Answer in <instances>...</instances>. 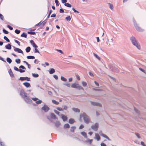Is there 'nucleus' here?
Masks as SVG:
<instances>
[{"label":"nucleus","instance_id":"3c124183","mask_svg":"<svg viewBox=\"0 0 146 146\" xmlns=\"http://www.w3.org/2000/svg\"><path fill=\"white\" fill-rule=\"evenodd\" d=\"M3 31L4 33L6 34H7L9 33V32L8 31H7L6 30H5L4 29H3Z\"/></svg>","mask_w":146,"mask_h":146},{"label":"nucleus","instance_id":"de8ad7c7","mask_svg":"<svg viewBox=\"0 0 146 146\" xmlns=\"http://www.w3.org/2000/svg\"><path fill=\"white\" fill-rule=\"evenodd\" d=\"M56 109L59 111H63L64 110V109L58 107L56 108Z\"/></svg>","mask_w":146,"mask_h":146},{"label":"nucleus","instance_id":"2eb2a0df","mask_svg":"<svg viewBox=\"0 0 146 146\" xmlns=\"http://www.w3.org/2000/svg\"><path fill=\"white\" fill-rule=\"evenodd\" d=\"M62 115V119L63 121H65L67 120V117L64 115Z\"/></svg>","mask_w":146,"mask_h":146},{"label":"nucleus","instance_id":"7c9ffc66","mask_svg":"<svg viewBox=\"0 0 146 146\" xmlns=\"http://www.w3.org/2000/svg\"><path fill=\"white\" fill-rule=\"evenodd\" d=\"M31 49V48L30 47L28 46L26 48V51L27 52H29L30 51Z\"/></svg>","mask_w":146,"mask_h":146},{"label":"nucleus","instance_id":"cd10ccee","mask_svg":"<svg viewBox=\"0 0 146 146\" xmlns=\"http://www.w3.org/2000/svg\"><path fill=\"white\" fill-rule=\"evenodd\" d=\"M93 54L94 55V56L97 58L98 60H100L101 59V58L99 57L97 54H96L95 53H93Z\"/></svg>","mask_w":146,"mask_h":146},{"label":"nucleus","instance_id":"c756f323","mask_svg":"<svg viewBox=\"0 0 146 146\" xmlns=\"http://www.w3.org/2000/svg\"><path fill=\"white\" fill-rule=\"evenodd\" d=\"M61 79L62 80L64 81V82H66L67 81V79L64 78V77L61 76Z\"/></svg>","mask_w":146,"mask_h":146},{"label":"nucleus","instance_id":"423d86ee","mask_svg":"<svg viewBox=\"0 0 146 146\" xmlns=\"http://www.w3.org/2000/svg\"><path fill=\"white\" fill-rule=\"evenodd\" d=\"M98 124L97 123H96L94 125L91 126V128L93 130L96 131L98 129Z\"/></svg>","mask_w":146,"mask_h":146},{"label":"nucleus","instance_id":"37998d69","mask_svg":"<svg viewBox=\"0 0 146 146\" xmlns=\"http://www.w3.org/2000/svg\"><path fill=\"white\" fill-rule=\"evenodd\" d=\"M109 6L110 8V9H113V5H112V4H111V3H109Z\"/></svg>","mask_w":146,"mask_h":146},{"label":"nucleus","instance_id":"e433bc0d","mask_svg":"<svg viewBox=\"0 0 146 146\" xmlns=\"http://www.w3.org/2000/svg\"><path fill=\"white\" fill-rule=\"evenodd\" d=\"M23 62L25 63H26V64L28 66V68L29 69H30L31 68V66H30L29 64L27 62H26V61H23Z\"/></svg>","mask_w":146,"mask_h":146},{"label":"nucleus","instance_id":"5fc2aeb1","mask_svg":"<svg viewBox=\"0 0 146 146\" xmlns=\"http://www.w3.org/2000/svg\"><path fill=\"white\" fill-rule=\"evenodd\" d=\"M19 71L20 73H23L24 72H25V70H23L21 69H19Z\"/></svg>","mask_w":146,"mask_h":146},{"label":"nucleus","instance_id":"a211bd4d","mask_svg":"<svg viewBox=\"0 0 146 146\" xmlns=\"http://www.w3.org/2000/svg\"><path fill=\"white\" fill-rule=\"evenodd\" d=\"M72 110L73 111L76 112H79L80 111V110L78 108H72Z\"/></svg>","mask_w":146,"mask_h":146},{"label":"nucleus","instance_id":"f704fd0d","mask_svg":"<svg viewBox=\"0 0 146 146\" xmlns=\"http://www.w3.org/2000/svg\"><path fill=\"white\" fill-rule=\"evenodd\" d=\"M70 125L68 124L67 123L64 125V128H69Z\"/></svg>","mask_w":146,"mask_h":146},{"label":"nucleus","instance_id":"f03ea898","mask_svg":"<svg viewBox=\"0 0 146 146\" xmlns=\"http://www.w3.org/2000/svg\"><path fill=\"white\" fill-rule=\"evenodd\" d=\"M130 40L134 46H136L138 49H141V46L140 44L138 42L137 40L133 36L131 37Z\"/></svg>","mask_w":146,"mask_h":146},{"label":"nucleus","instance_id":"4d7b16f0","mask_svg":"<svg viewBox=\"0 0 146 146\" xmlns=\"http://www.w3.org/2000/svg\"><path fill=\"white\" fill-rule=\"evenodd\" d=\"M20 68H22L23 69H26V68L23 66L21 65L19 67Z\"/></svg>","mask_w":146,"mask_h":146},{"label":"nucleus","instance_id":"49530a36","mask_svg":"<svg viewBox=\"0 0 146 146\" xmlns=\"http://www.w3.org/2000/svg\"><path fill=\"white\" fill-rule=\"evenodd\" d=\"M15 32L17 34H19L20 32V31L19 30L16 29L15 31Z\"/></svg>","mask_w":146,"mask_h":146},{"label":"nucleus","instance_id":"a19ab883","mask_svg":"<svg viewBox=\"0 0 146 146\" xmlns=\"http://www.w3.org/2000/svg\"><path fill=\"white\" fill-rule=\"evenodd\" d=\"M37 47L35 48V53H38L39 54L40 53L39 51L37 49Z\"/></svg>","mask_w":146,"mask_h":146},{"label":"nucleus","instance_id":"603ef678","mask_svg":"<svg viewBox=\"0 0 146 146\" xmlns=\"http://www.w3.org/2000/svg\"><path fill=\"white\" fill-rule=\"evenodd\" d=\"M72 9L74 11V13H79L78 11L76 10L75 9L74 7H72Z\"/></svg>","mask_w":146,"mask_h":146},{"label":"nucleus","instance_id":"69168bd1","mask_svg":"<svg viewBox=\"0 0 146 146\" xmlns=\"http://www.w3.org/2000/svg\"><path fill=\"white\" fill-rule=\"evenodd\" d=\"M39 62V61L38 60L35 59L34 61V63L36 64H38Z\"/></svg>","mask_w":146,"mask_h":146},{"label":"nucleus","instance_id":"4be33fe9","mask_svg":"<svg viewBox=\"0 0 146 146\" xmlns=\"http://www.w3.org/2000/svg\"><path fill=\"white\" fill-rule=\"evenodd\" d=\"M27 58L28 59H34L35 58V57L33 56H27Z\"/></svg>","mask_w":146,"mask_h":146},{"label":"nucleus","instance_id":"f3484780","mask_svg":"<svg viewBox=\"0 0 146 146\" xmlns=\"http://www.w3.org/2000/svg\"><path fill=\"white\" fill-rule=\"evenodd\" d=\"M23 84L27 88H28L30 86V84L28 82L24 83H23Z\"/></svg>","mask_w":146,"mask_h":146},{"label":"nucleus","instance_id":"6ab92c4d","mask_svg":"<svg viewBox=\"0 0 146 146\" xmlns=\"http://www.w3.org/2000/svg\"><path fill=\"white\" fill-rule=\"evenodd\" d=\"M51 117L52 118L56 119V117L55 115L53 113H51L50 114Z\"/></svg>","mask_w":146,"mask_h":146},{"label":"nucleus","instance_id":"4c0bfd02","mask_svg":"<svg viewBox=\"0 0 146 146\" xmlns=\"http://www.w3.org/2000/svg\"><path fill=\"white\" fill-rule=\"evenodd\" d=\"M71 18L70 16H68L66 18V19L68 21H70Z\"/></svg>","mask_w":146,"mask_h":146},{"label":"nucleus","instance_id":"c85d7f7f","mask_svg":"<svg viewBox=\"0 0 146 146\" xmlns=\"http://www.w3.org/2000/svg\"><path fill=\"white\" fill-rule=\"evenodd\" d=\"M113 71L117 72L119 71V70L118 68L116 67H114L113 69H112Z\"/></svg>","mask_w":146,"mask_h":146},{"label":"nucleus","instance_id":"bb28decb","mask_svg":"<svg viewBox=\"0 0 146 146\" xmlns=\"http://www.w3.org/2000/svg\"><path fill=\"white\" fill-rule=\"evenodd\" d=\"M76 127L74 126H73L71 127L70 129V131L72 132H74L75 129H76Z\"/></svg>","mask_w":146,"mask_h":146},{"label":"nucleus","instance_id":"bf43d9fd","mask_svg":"<svg viewBox=\"0 0 146 146\" xmlns=\"http://www.w3.org/2000/svg\"><path fill=\"white\" fill-rule=\"evenodd\" d=\"M135 135L137 136L138 138H141L140 136L139 135V134L137 133H135Z\"/></svg>","mask_w":146,"mask_h":146},{"label":"nucleus","instance_id":"473e14b6","mask_svg":"<svg viewBox=\"0 0 146 146\" xmlns=\"http://www.w3.org/2000/svg\"><path fill=\"white\" fill-rule=\"evenodd\" d=\"M21 36L25 38H27V35H26L25 33H23L21 35Z\"/></svg>","mask_w":146,"mask_h":146},{"label":"nucleus","instance_id":"6e6d98bb","mask_svg":"<svg viewBox=\"0 0 146 146\" xmlns=\"http://www.w3.org/2000/svg\"><path fill=\"white\" fill-rule=\"evenodd\" d=\"M42 101L40 100H39L36 102V103L37 104H39L41 103Z\"/></svg>","mask_w":146,"mask_h":146},{"label":"nucleus","instance_id":"0eeeda50","mask_svg":"<svg viewBox=\"0 0 146 146\" xmlns=\"http://www.w3.org/2000/svg\"><path fill=\"white\" fill-rule=\"evenodd\" d=\"M42 110H44L45 112H47L49 110V107L46 105L42 108Z\"/></svg>","mask_w":146,"mask_h":146},{"label":"nucleus","instance_id":"393cba45","mask_svg":"<svg viewBox=\"0 0 146 146\" xmlns=\"http://www.w3.org/2000/svg\"><path fill=\"white\" fill-rule=\"evenodd\" d=\"M60 125V122L58 121H56L55 123V126L57 127H58Z\"/></svg>","mask_w":146,"mask_h":146},{"label":"nucleus","instance_id":"79ce46f5","mask_svg":"<svg viewBox=\"0 0 146 146\" xmlns=\"http://www.w3.org/2000/svg\"><path fill=\"white\" fill-rule=\"evenodd\" d=\"M4 39L7 42H10V40L6 36H4Z\"/></svg>","mask_w":146,"mask_h":146},{"label":"nucleus","instance_id":"39448f33","mask_svg":"<svg viewBox=\"0 0 146 146\" xmlns=\"http://www.w3.org/2000/svg\"><path fill=\"white\" fill-rule=\"evenodd\" d=\"M71 87L72 88H76L79 90H84V88L82 86H80L78 84L76 83L72 84Z\"/></svg>","mask_w":146,"mask_h":146},{"label":"nucleus","instance_id":"c03bdc74","mask_svg":"<svg viewBox=\"0 0 146 146\" xmlns=\"http://www.w3.org/2000/svg\"><path fill=\"white\" fill-rule=\"evenodd\" d=\"M28 33L31 35H34L35 34V32L33 31H29Z\"/></svg>","mask_w":146,"mask_h":146},{"label":"nucleus","instance_id":"a18cd8bd","mask_svg":"<svg viewBox=\"0 0 146 146\" xmlns=\"http://www.w3.org/2000/svg\"><path fill=\"white\" fill-rule=\"evenodd\" d=\"M15 62L17 64H19L20 63L21 60H20L19 59H16Z\"/></svg>","mask_w":146,"mask_h":146},{"label":"nucleus","instance_id":"72a5a7b5","mask_svg":"<svg viewBox=\"0 0 146 146\" xmlns=\"http://www.w3.org/2000/svg\"><path fill=\"white\" fill-rule=\"evenodd\" d=\"M87 139L88 140L86 141V142H89L90 144H91L92 143V142L93 141V139Z\"/></svg>","mask_w":146,"mask_h":146},{"label":"nucleus","instance_id":"09e8293b","mask_svg":"<svg viewBox=\"0 0 146 146\" xmlns=\"http://www.w3.org/2000/svg\"><path fill=\"white\" fill-rule=\"evenodd\" d=\"M44 21H43V22H42L41 21L39 23H38L36 24L35 25V26H37L39 25L40 26V25H41L44 22Z\"/></svg>","mask_w":146,"mask_h":146},{"label":"nucleus","instance_id":"ddd939ff","mask_svg":"<svg viewBox=\"0 0 146 146\" xmlns=\"http://www.w3.org/2000/svg\"><path fill=\"white\" fill-rule=\"evenodd\" d=\"M81 134L85 138H87V136L86 133L84 131L82 132L81 133Z\"/></svg>","mask_w":146,"mask_h":146},{"label":"nucleus","instance_id":"5701e85b","mask_svg":"<svg viewBox=\"0 0 146 146\" xmlns=\"http://www.w3.org/2000/svg\"><path fill=\"white\" fill-rule=\"evenodd\" d=\"M74 122V120L73 119H70L69 120V122L70 124H73Z\"/></svg>","mask_w":146,"mask_h":146},{"label":"nucleus","instance_id":"864d4df0","mask_svg":"<svg viewBox=\"0 0 146 146\" xmlns=\"http://www.w3.org/2000/svg\"><path fill=\"white\" fill-rule=\"evenodd\" d=\"M94 83L97 86V87H99V84L96 81H94Z\"/></svg>","mask_w":146,"mask_h":146},{"label":"nucleus","instance_id":"4468645a","mask_svg":"<svg viewBox=\"0 0 146 146\" xmlns=\"http://www.w3.org/2000/svg\"><path fill=\"white\" fill-rule=\"evenodd\" d=\"M5 47L6 48L8 49H11V45L9 44H7L5 46Z\"/></svg>","mask_w":146,"mask_h":146},{"label":"nucleus","instance_id":"aec40b11","mask_svg":"<svg viewBox=\"0 0 146 146\" xmlns=\"http://www.w3.org/2000/svg\"><path fill=\"white\" fill-rule=\"evenodd\" d=\"M55 70L53 68H51L49 71V73L50 74H52L55 72Z\"/></svg>","mask_w":146,"mask_h":146},{"label":"nucleus","instance_id":"13d9d810","mask_svg":"<svg viewBox=\"0 0 146 146\" xmlns=\"http://www.w3.org/2000/svg\"><path fill=\"white\" fill-rule=\"evenodd\" d=\"M84 127V126L82 125L81 124L80 126L79 127V129H83Z\"/></svg>","mask_w":146,"mask_h":146},{"label":"nucleus","instance_id":"680f3d73","mask_svg":"<svg viewBox=\"0 0 146 146\" xmlns=\"http://www.w3.org/2000/svg\"><path fill=\"white\" fill-rule=\"evenodd\" d=\"M54 112L56 114L59 115L60 112L58 111H57L56 110H54Z\"/></svg>","mask_w":146,"mask_h":146},{"label":"nucleus","instance_id":"8fccbe9b","mask_svg":"<svg viewBox=\"0 0 146 146\" xmlns=\"http://www.w3.org/2000/svg\"><path fill=\"white\" fill-rule=\"evenodd\" d=\"M55 3L56 6H59V2L58 0H55Z\"/></svg>","mask_w":146,"mask_h":146},{"label":"nucleus","instance_id":"9d476101","mask_svg":"<svg viewBox=\"0 0 146 146\" xmlns=\"http://www.w3.org/2000/svg\"><path fill=\"white\" fill-rule=\"evenodd\" d=\"M19 80L21 81L25 80H27L28 81H29L30 80V78L27 77H20L19 78Z\"/></svg>","mask_w":146,"mask_h":146},{"label":"nucleus","instance_id":"f8f14e48","mask_svg":"<svg viewBox=\"0 0 146 146\" xmlns=\"http://www.w3.org/2000/svg\"><path fill=\"white\" fill-rule=\"evenodd\" d=\"M94 139L97 140V141H99L100 139V137L99 135L97 133L95 134V137Z\"/></svg>","mask_w":146,"mask_h":146},{"label":"nucleus","instance_id":"f257e3e1","mask_svg":"<svg viewBox=\"0 0 146 146\" xmlns=\"http://www.w3.org/2000/svg\"><path fill=\"white\" fill-rule=\"evenodd\" d=\"M20 95L26 102L28 103H31V100L29 98L28 94L25 93L24 90H22L20 91Z\"/></svg>","mask_w":146,"mask_h":146},{"label":"nucleus","instance_id":"b1692460","mask_svg":"<svg viewBox=\"0 0 146 146\" xmlns=\"http://www.w3.org/2000/svg\"><path fill=\"white\" fill-rule=\"evenodd\" d=\"M64 5L65 6L68 7H72L71 5L68 3H65Z\"/></svg>","mask_w":146,"mask_h":146},{"label":"nucleus","instance_id":"338daca9","mask_svg":"<svg viewBox=\"0 0 146 146\" xmlns=\"http://www.w3.org/2000/svg\"><path fill=\"white\" fill-rule=\"evenodd\" d=\"M0 146H4V145L3 142L0 140Z\"/></svg>","mask_w":146,"mask_h":146},{"label":"nucleus","instance_id":"1a4fd4ad","mask_svg":"<svg viewBox=\"0 0 146 146\" xmlns=\"http://www.w3.org/2000/svg\"><path fill=\"white\" fill-rule=\"evenodd\" d=\"M14 50L19 53L23 54V51L20 49L18 48H15L14 47Z\"/></svg>","mask_w":146,"mask_h":146},{"label":"nucleus","instance_id":"e2e57ef3","mask_svg":"<svg viewBox=\"0 0 146 146\" xmlns=\"http://www.w3.org/2000/svg\"><path fill=\"white\" fill-rule=\"evenodd\" d=\"M14 69L15 70H16L17 71H19V69L16 66H14Z\"/></svg>","mask_w":146,"mask_h":146},{"label":"nucleus","instance_id":"9b49d317","mask_svg":"<svg viewBox=\"0 0 146 146\" xmlns=\"http://www.w3.org/2000/svg\"><path fill=\"white\" fill-rule=\"evenodd\" d=\"M30 42L33 47L35 48L38 47V46H37V45L35 44V42L33 40H31L30 41Z\"/></svg>","mask_w":146,"mask_h":146},{"label":"nucleus","instance_id":"0e129e2a","mask_svg":"<svg viewBox=\"0 0 146 146\" xmlns=\"http://www.w3.org/2000/svg\"><path fill=\"white\" fill-rule=\"evenodd\" d=\"M3 16L0 13V19L2 20H3Z\"/></svg>","mask_w":146,"mask_h":146},{"label":"nucleus","instance_id":"7ed1b4c3","mask_svg":"<svg viewBox=\"0 0 146 146\" xmlns=\"http://www.w3.org/2000/svg\"><path fill=\"white\" fill-rule=\"evenodd\" d=\"M80 119L83 118L84 121L87 124L88 123L90 122V119L89 117L85 113L80 114Z\"/></svg>","mask_w":146,"mask_h":146},{"label":"nucleus","instance_id":"774afa93","mask_svg":"<svg viewBox=\"0 0 146 146\" xmlns=\"http://www.w3.org/2000/svg\"><path fill=\"white\" fill-rule=\"evenodd\" d=\"M101 146H107L104 143H102L101 144Z\"/></svg>","mask_w":146,"mask_h":146},{"label":"nucleus","instance_id":"c9c22d12","mask_svg":"<svg viewBox=\"0 0 146 146\" xmlns=\"http://www.w3.org/2000/svg\"><path fill=\"white\" fill-rule=\"evenodd\" d=\"M63 84L64 85L66 86L67 87H70V84L69 83L66 82L64 83Z\"/></svg>","mask_w":146,"mask_h":146},{"label":"nucleus","instance_id":"6e6552de","mask_svg":"<svg viewBox=\"0 0 146 146\" xmlns=\"http://www.w3.org/2000/svg\"><path fill=\"white\" fill-rule=\"evenodd\" d=\"M91 103L92 105L94 106H96L100 107L102 106V105L100 103L97 102H92Z\"/></svg>","mask_w":146,"mask_h":146},{"label":"nucleus","instance_id":"58836bf2","mask_svg":"<svg viewBox=\"0 0 146 146\" xmlns=\"http://www.w3.org/2000/svg\"><path fill=\"white\" fill-rule=\"evenodd\" d=\"M82 86L84 87L86 86L87 85V83L86 82H84V81H82Z\"/></svg>","mask_w":146,"mask_h":146},{"label":"nucleus","instance_id":"ea45409f","mask_svg":"<svg viewBox=\"0 0 146 146\" xmlns=\"http://www.w3.org/2000/svg\"><path fill=\"white\" fill-rule=\"evenodd\" d=\"M33 76L35 78L38 77L39 76V75L38 74H35V73H32Z\"/></svg>","mask_w":146,"mask_h":146},{"label":"nucleus","instance_id":"412c9836","mask_svg":"<svg viewBox=\"0 0 146 146\" xmlns=\"http://www.w3.org/2000/svg\"><path fill=\"white\" fill-rule=\"evenodd\" d=\"M9 73L10 76L11 77L14 76V75L13 74V73L11 70L10 69L9 71Z\"/></svg>","mask_w":146,"mask_h":146},{"label":"nucleus","instance_id":"20e7f679","mask_svg":"<svg viewBox=\"0 0 146 146\" xmlns=\"http://www.w3.org/2000/svg\"><path fill=\"white\" fill-rule=\"evenodd\" d=\"M133 22L134 23V26L137 31L139 32H142L143 31V30L141 27H139L136 22L135 20L133 19Z\"/></svg>","mask_w":146,"mask_h":146},{"label":"nucleus","instance_id":"052dcab7","mask_svg":"<svg viewBox=\"0 0 146 146\" xmlns=\"http://www.w3.org/2000/svg\"><path fill=\"white\" fill-rule=\"evenodd\" d=\"M7 27L10 30H12L13 29V28L11 26L8 25L7 26Z\"/></svg>","mask_w":146,"mask_h":146},{"label":"nucleus","instance_id":"dca6fc26","mask_svg":"<svg viewBox=\"0 0 146 146\" xmlns=\"http://www.w3.org/2000/svg\"><path fill=\"white\" fill-rule=\"evenodd\" d=\"M101 135L103 137H105V138H106L107 139H108V140L109 141H110V139L109 138V137L107 136L106 135H105V134H104V133H101Z\"/></svg>","mask_w":146,"mask_h":146},{"label":"nucleus","instance_id":"2f4dec72","mask_svg":"<svg viewBox=\"0 0 146 146\" xmlns=\"http://www.w3.org/2000/svg\"><path fill=\"white\" fill-rule=\"evenodd\" d=\"M52 102L54 104L56 105H58L59 104V102H58L56 101L55 100H52Z\"/></svg>","mask_w":146,"mask_h":146},{"label":"nucleus","instance_id":"a878e982","mask_svg":"<svg viewBox=\"0 0 146 146\" xmlns=\"http://www.w3.org/2000/svg\"><path fill=\"white\" fill-rule=\"evenodd\" d=\"M7 61L9 63L11 64L12 62V60L9 58L8 57L7 58Z\"/></svg>","mask_w":146,"mask_h":146}]
</instances>
